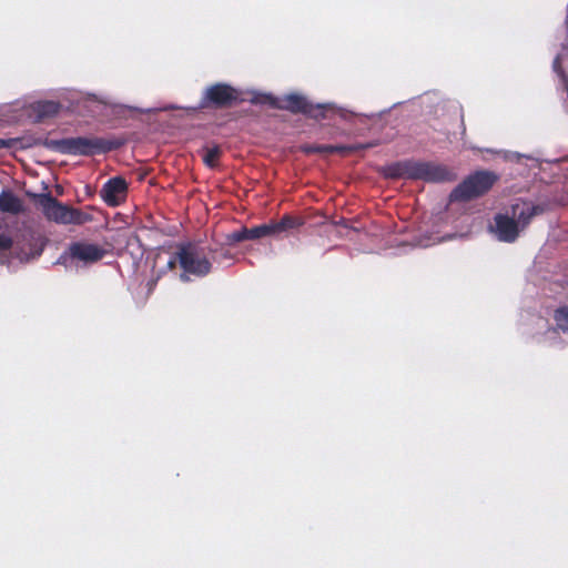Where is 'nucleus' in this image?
<instances>
[{"mask_svg":"<svg viewBox=\"0 0 568 568\" xmlns=\"http://www.w3.org/2000/svg\"><path fill=\"white\" fill-rule=\"evenodd\" d=\"M44 240L31 230L11 236L0 233V264L12 266L41 255Z\"/></svg>","mask_w":568,"mask_h":568,"instance_id":"f257e3e1","label":"nucleus"},{"mask_svg":"<svg viewBox=\"0 0 568 568\" xmlns=\"http://www.w3.org/2000/svg\"><path fill=\"white\" fill-rule=\"evenodd\" d=\"M544 212V207L531 202H516L509 212L497 214L490 231L501 242H514L531 219Z\"/></svg>","mask_w":568,"mask_h":568,"instance_id":"f03ea898","label":"nucleus"},{"mask_svg":"<svg viewBox=\"0 0 568 568\" xmlns=\"http://www.w3.org/2000/svg\"><path fill=\"white\" fill-rule=\"evenodd\" d=\"M34 203L44 217L57 224L82 225L92 220L91 215L59 202L49 193L36 194Z\"/></svg>","mask_w":568,"mask_h":568,"instance_id":"7ed1b4c3","label":"nucleus"},{"mask_svg":"<svg viewBox=\"0 0 568 568\" xmlns=\"http://www.w3.org/2000/svg\"><path fill=\"white\" fill-rule=\"evenodd\" d=\"M386 178L420 179L429 182H439L448 179V171L429 162L404 161L386 165L382 169Z\"/></svg>","mask_w":568,"mask_h":568,"instance_id":"20e7f679","label":"nucleus"},{"mask_svg":"<svg viewBox=\"0 0 568 568\" xmlns=\"http://www.w3.org/2000/svg\"><path fill=\"white\" fill-rule=\"evenodd\" d=\"M106 251L99 244L89 241H77L69 244L57 260L69 272H77L101 261Z\"/></svg>","mask_w":568,"mask_h":568,"instance_id":"39448f33","label":"nucleus"},{"mask_svg":"<svg viewBox=\"0 0 568 568\" xmlns=\"http://www.w3.org/2000/svg\"><path fill=\"white\" fill-rule=\"evenodd\" d=\"M176 258L183 270L180 275L183 282L189 281L190 275L203 276L210 272V262L195 245H182L176 253Z\"/></svg>","mask_w":568,"mask_h":568,"instance_id":"423d86ee","label":"nucleus"},{"mask_svg":"<svg viewBox=\"0 0 568 568\" xmlns=\"http://www.w3.org/2000/svg\"><path fill=\"white\" fill-rule=\"evenodd\" d=\"M496 176L490 172H476L460 183L450 194L452 201H467L488 191Z\"/></svg>","mask_w":568,"mask_h":568,"instance_id":"0eeeda50","label":"nucleus"},{"mask_svg":"<svg viewBox=\"0 0 568 568\" xmlns=\"http://www.w3.org/2000/svg\"><path fill=\"white\" fill-rule=\"evenodd\" d=\"M120 141L104 140L100 138H68L65 154L70 155H93L105 153L121 146Z\"/></svg>","mask_w":568,"mask_h":568,"instance_id":"6e6552de","label":"nucleus"},{"mask_svg":"<svg viewBox=\"0 0 568 568\" xmlns=\"http://www.w3.org/2000/svg\"><path fill=\"white\" fill-rule=\"evenodd\" d=\"M61 109V104L52 100H39L26 106V114L33 122H42L54 118Z\"/></svg>","mask_w":568,"mask_h":568,"instance_id":"1a4fd4ad","label":"nucleus"},{"mask_svg":"<svg viewBox=\"0 0 568 568\" xmlns=\"http://www.w3.org/2000/svg\"><path fill=\"white\" fill-rule=\"evenodd\" d=\"M128 184L121 176L110 179L101 189V197L110 206H116L124 201Z\"/></svg>","mask_w":568,"mask_h":568,"instance_id":"9d476101","label":"nucleus"},{"mask_svg":"<svg viewBox=\"0 0 568 568\" xmlns=\"http://www.w3.org/2000/svg\"><path fill=\"white\" fill-rule=\"evenodd\" d=\"M84 101L95 102L99 105H102L103 108H109L111 110L112 114L115 116L123 115L125 111H132V110L136 111L138 110V108L115 102L108 94L87 93L84 95Z\"/></svg>","mask_w":568,"mask_h":568,"instance_id":"9b49d317","label":"nucleus"},{"mask_svg":"<svg viewBox=\"0 0 568 568\" xmlns=\"http://www.w3.org/2000/svg\"><path fill=\"white\" fill-rule=\"evenodd\" d=\"M240 99V93L230 85L215 84V106L230 105Z\"/></svg>","mask_w":568,"mask_h":568,"instance_id":"f8f14e48","label":"nucleus"},{"mask_svg":"<svg viewBox=\"0 0 568 568\" xmlns=\"http://www.w3.org/2000/svg\"><path fill=\"white\" fill-rule=\"evenodd\" d=\"M281 108L287 109L292 112H303L307 114H312V108L305 98L297 94H288L284 98L283 104Z\"/></svg>","mask_w":568,"mask_h":568,"instance_id":"ddd939ff","label":"nucleus"},{"mask_svg":"<svg viewBox=\"0 0 568 568\" xmlns=\"http://www.w3.org/2000/svg\"><path fill=\"white\" fill-rule=\"evenodd\" d=\"M22 210L21 200L10 191L0 193V211L17 214Z\"/></svg>","mask_w":568,"mask_h":568,"instance_id":"4468645a","label":"nucleus"},{"mask_svg":"<svg viewBox=\"0 0 568 568\" xmlns=\"http://www.w3.org/2000/svg\"><path fill=\"white\" fill-rule=\"evenodd\" d=\"M271 236L268 224H262L258 226H254L251 229H243L240 232L234 234L235 241H244V240H257L261 237Z\"/></svg>","mask_w":568,"mask_h":568,"instance_id":"2eb2a0df","label":"nucleus"},{"mask_svg":"<svg viewBox=\"0 0 568 568\" xmlns=\"http://www.w3.org/2000/svg\"><path fill=\"white\" fill-rule=\"evenodd\" d=\"M301 223L296 219H294L290 215H285L278 222L268 223V226H270L271 235H277V234L287 232V231L298 226Z\"/></svg>","mask_w":568,"mask_h":568,"instance_id":"dca6fc26","label":"nucleus"},{"mask_svg":"<svg viewBox=\"0 0 568 568\" xmlns=\"http://www.w3.org/2000/svg\"><path fill=\"white\" fill-rule=\"evenodd\" d=\"M44 148L65 154V145H67V139H60V140H52V139H44L39 142Z\"/></svg>","mask_w":568,"mask_h":568,"instance_id":"f3484780","label":"nucleus"},{"mask_svg":"<svg viewBox=\"0 0 568 568\" xmlns=\"http://www.w3.org/2000/svg\"><path fill=\"white\" fill-rule=\"evenodd\" d=\"M557 327L561 331L568 329V306L560 307L555 313Z\"/></svg>","mask_w":568,"mask_h":568,"instance_id":"a211bd4d","label":"nucleus"},{"mask_svg":"<svg viewBox=\"0 0 568 568\" xmlns=\"http://www.w3.org/2000/svg\"><path fill=\"white\" fill-rule=\"evenodd\" d=\"M19 143L18 139H0V149L12 148Z\"/></svg>","mask_w":568,"mask_h":568,"instance_id":"6ab92c4d","label":"nucleus"},{"mask_svg":"<svg viewBox=\"0 0 568 568\" xmlns=\"http://www.w3.org/2000/svg\"><path fill=\"white\" fill-rule=\"evenodd\" d=\"M204 161L207 166L213 168V149H209L204 155Z\"/></svg>","mask_w":568,"mask_h":568,"instance_id":"aec40b11","label":"nucleus"},{"mask_svg":"<svg viewBox=\"0 0 568 568\" xmlns=\"http://www.w3.org/2000/svg\"><path fill=\"white\" fill-rule=\"evenodd\" d=\"M497 153L503 154L504 159H506V160H514V159L518 160L519 158H521V155L518 153H510V152H504V151H499Z\"/></svg>","mask_w":568,"mask_h":568,"instance_id":"412c9836","label":"nucleus"},{"mask_svg":"<svg viewBox=\"0 0 568 568\" xmlns=\"http://www.w3.org/2000/svg\"><path fill=\"white\" fill-rule=\"evenodd\" d=\"M205 101L209 103L210 101H213V85H210L205 90Z\"/></svg>","mask_w":568,"mask_h":568,"instance_id":"4be33fe9","label":"nucleus"},{"mask_svg":"<svg viewBox=\"0 0 568 568\" xmlns=\"http://www.w3.org/2000/svg\"><path fill=\"white\" fill-rule=\"evenodd\" d=\"M336 148H333V146H325V148H318L316 149L317 151H322V150H329V151H333L335 150Z\"/></svg>","mask_w":568,"mask_h":568,"instance_id":"5701e85b","label":"nucleus"},{"mask_svg":"<svg viewBox=\"0 0 568 568\" xmlns=\"http://www.w3.org/2000/svg\"><path fill=\"white\" fill-rule=\"evenodd\" d=\"M265 101H268L271 104H274V100L271 97H265Z\"/></svg>","mask_w":568,"mask_h":568,"instance_id":"b1692460","label":"nucleus"},{"mask_svg":"<svg viewBox=\"0 0 568 568\" xmlns=\"http://www.w3.org/2000/svg\"><path fill=\"white\" fill-rule=\"evenodd\" d=\"M174 263H175V261H172V260H171V261H169V266H170V267H173V266H174Z\"/></svg>","mask_w":568,"mask_h":568,"instance_id":"393cba45","label":"nucleus"}]
</instances>
